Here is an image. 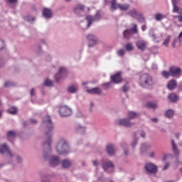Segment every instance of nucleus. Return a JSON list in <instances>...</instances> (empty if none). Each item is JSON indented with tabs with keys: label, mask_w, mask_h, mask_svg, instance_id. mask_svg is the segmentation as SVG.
<instances>
[{
	"label": "nucleus",
	"mask_w": 182,
	"mask_h": 182,
	"mask_svg": "<svg viewBox=\"0 0 182 182\" xmlns=\"http://www.w3.org/2000/svg\"><path fill=\"white\" fill-rule=\"evenodd\" d=\"M43 126L46 127L48 132L46 133L47 139L43 144L44 149H47V151H44L43 157L45 160H48L50 166L51 167H56V166H59L62 163L60 158L59 156L56 155H49L52 153V148L50 147L52 144V129H53V124L52 123V120L50 119V117L46 116L43 119Z\"/></svg>",
	"instance_id": "obj_1"
},
{
	"label": "nucleus",
	"mask_w": 182,
	"mask_h": 182,
	"mask_svg": "<svg viewBox=\"0 0 182 182\" xmlns=\"http://www.w3.org/2000/svg\"><path fill=\"white\" fill-rule=\"evenodd\" d=\"M0 153L1 154H6L9 164H16V162L21 164L23 161L22 156L12 154L11 150H9V147L6 146V144L0 145Z\"/></svg>",
	"instance_id": "obj_2"
},
{
	"label": "nucleus",
	"mask_w": 182,
	"mask_h": 182,
	"mask_svg": "<svg viewBox=\"0 0 182 182\" xmlns=\"http://www.w3.org/2000/svg\"><path fill=\"white\" fill-rule=\"evenodd\" d=\"M55 150L58 154H60L61 156L69 154L70 153V146H69L68 139L65 137L60 138L57 143Z\"/></svg>",
	"instance_id": "obj_3"
},
{
	"label": "nucleus",
	"mask_w": 182,
	"mask_h": 182,
	"mask_svg": "<svg viewBox=\"0 0 182 182\" xmlns=\"http://www.w3.org/2000/svg\"><path fill=\"white\" fill-rule=\"evenodd\" d=\"M139 85L142 86V87L153 86V85H154V80L149 74H143L140 77Z\"/></svg>",
	"instance_id": "obj_4"
},
{
	"label": "nucleus",
	"mask_w": 182,
	"mask_h": 182,
	"mask_svg": "<svg viewBox=\"0 0 182 182\" xmlns=\"http://www.w3.org/2000/svg\"><path fill=\"white\" fill-rule=\"evenodd\" d=\"M127 15L131 16V18L136 19V21H139L141 23H144L146 22V18H144V16H143L141 13L139 12L136 9H132L129 10L127 13Z\"/></svg>",
	"instance_id": "obj_5"
},
{
	"label": "nucleus",
	"mask_w": 182,
	"mask_h": 182,
	"mask_svg": "<svg viewBox=\"0 0 182 182\" xmlns=\"http://www.w3.org/2000/svg\"><path fill=\"white\" fill-rule=\"evenodd\" d=\"M66 76H68V69L65 67H60L58 73L55 75V79L57 82H59Z\"/></svg>",
	"instance_id": "obj_6"
},
{
	"label": "nucleus",
	"mask_w": 182,
	"mask_h": 182,
	"mask_svg": "<svg viewBox=\"0 0 182 182\" xmlns=\"http://www.w3.org/2000/svg\"><path fill=\"white\" fill-rule=\"evenodd\" d=\"M169 70L172 77L178 79L181 77L182 69L180 67L173 65L169 68Z\"/></svg>",
	"instance_id": "obj_7"
},
{
	"label": "nucleus",
	"mask_w": 182,
	"mask_h": 182,
	"mask_svg": "<svg viewBox=\"0 0 182 182\" xmlns=\"http://www.w3.org/2000/svg\"><path fill=\"white\" fill-rule=\"evenodd\" d=\"M60 114L62 117H68L72 114V109L66 105H63L60 107Z\"/></svg>",
	"instance_id": "obj_8"
},
{
	"label": "nucleus",
	"mask_w": 182,
	"mask_h": 182,
	"mask_svg": "<svg viewBox=\"0 0 182 182\" xmlns=\"http://www.w3.org/2000/svg\"><path fill=\"white\" fill-rule=\"evenodd\" d=\"M102 18V16L100 15V13L99 11L97 12L95 14V17L92 16H86V20L88 22L87 26H90L93 22H97V21H100Z\"/></svg>",
	"instance_id": "obj_9"
},
{
	"label": "nucleus",
	"mask_w": 182,
	"mask_h": 182,
	"mask_svg": "<svg viewBox=\"0 0 182 182\" xmlns=\"http://www.w3.org/2000/svg\"><path fill=\"white\" fill-rule=\"evenodd\" d=\"M139 31L137 30V24H134V28L132 29H127L124 31L123 35L124 38L126 39H129L132 36V35H134V33H137Z\"/></svg>",
	"instance_id": "obj_10"
},
{
	"label": "nucleus",
	"mask_w": 182,
	"mask_h": 182,
	"mask_svg": "<svg viewBox=\"0 0 182 182\" xmlns=\"http://www.w3.org/2000/svg\"><path fill=\"white\" fill-rule=\"evenodd\" d=\"M102 168L107 173H113L114 171V165L111 161H105L102 164Z\"/></svg>",
	"instance_id": "obj_11"
},
{
	"label": "nucleus",
	"mask_w": 182,
	"mask_h": 182,
	"mask_svg": "<svg viewBox=\"0 0 182 182\" xmlns=\"http://www.w3.org/2000/svg\"><path fill=\"white\" fill-rule=\"evenodd\" d=\"M145 170L150 174H156V172L157 171V166L152 163H148L145 165Z\"/></svg>",
	"instance_id": "obj_12"
},
{
	"label": "nucleus",
	"mask_w": 182,
	"mask_h": 182,
	"mask_svg": "<svg viewBox=\"0 0 182 182\" xmlns=\"http://www.w3.org/2000/svg\"><path fill=\"white\" fill-rule=\"evenodd\" d=\"M116 123L118 126H124V127H132V126H133V123L130 122L127 119H118Z\"/></svg>",
	"instance_id": "obj_13"
},
{
	"label": "nucleus",
	"mask_w": 182,
	"mask_h": 182,
	"mask_svg": "<svg viewBox=\"0 0 182 182\" xmlns=\"http://www.w3.org/2000/svg\"><path fill=\"white\" fill-rule=\"evenodd\" d=\"M87 40L89 41V46L90 48H92V46H95V45H97L98 42L97 37L93 34H90L87 36Z\"/></svg>",
	"instance_id": "obj_14"
},
{
	"label": "nucleus",
	"mask_w": 182,
	"mask_h": 182,
	"mask_svg": "<svg viewBox=\"0 0 182 182\" xmlns=\"http://www.w3.org/2000/svg\"><path fill=\"white\" fill-rule=\"evenodd\" d=\"M86 92H87V93H89L90 95H97L98 96L103 95V91H102V89H100V87L87 89Z\"/></svg>",
	"instance_id": "obj_15"
},
{
	"label": "nucleus",
	"mask_w": 182,
	"mask_h": 182,
	"mask_svg": "<svg viewBox=\"0 0 182 182\" xmlns=\"http://www.w3.org/2000/svg\"><path fill=\"white\" fill-rule=\"evenodd\" d=\"M75 131L79 134H86V127L82 126L81 124H77L75 127Z\"/></svg>",
	"instance_id": "obj_16"
},
{
	"label": "nucleus",
	"mask_w": 182,
	"mask_h": 182,
	"mask_svg": "<svg viewBox=\"0 0 182 182\" xmlns=\"http://www.w3.org/2000/svg\"><path fill=\"white\" fill-rule=\"evenodd\" d=\"M107 153L109 156H114L116 151L114 150V145L113 144H109L106 147Z\"/></svg>",
	"instance_id": "obj_17"
},
{
	"label": "nucleus",
	"mask_w": 182,
	"mask_h": 182,
	"mask_svg": "<svg viewBox=\"0 0 182 182\" xmlns=\"http://www.w3.org/2000/svg\"><path fill=\"white\" fill-rule=\"evenodd\" d=\"M85 11V6L83 4H77V6L73 9L74 14L79 15L80 12H83Z\"/></svg>",
	"instance_id": "obj_18"
},
{
	"label": "nucleus",
	"mask_w": 182,
	"mask_h": 182,
	"mask_svg": "<svg viewBox=\"0 0 182 182\" xmlns=\"http://www.w3.org/2000/svg\"><path fill=\"white\" fill-rule=\"evenodd\" d=\"M150 149H151V144L146 143L142 144L140 149L141 154H144V153H146V151H147L148 150H150Z\"/></svg>",
	"instance_id": "obj_19"
},
{
	"label": "nucleus",
	"mask_w": 182,
	"mask_h": 182,
	"mask_svg": "<svg viewBox=\"0 0 182 182\" xmlns=\"http://www.w3.org/2000/svg\"><path fill=\"white\" fill-rule=\"evenodd\" d=\"M112 81L114 83H120L122 82V77L120 76V73L115 74L111 77Z\"/></svg>",
	"instance_id": "obj_20"
},
{
	"label": "nucleus",
	"mask_w": 182,
	"mask_h": 182,
	"mask_svg": "<svg viewBox=\"0 0 182 182\" xmlns=\"http://www.w3.org/2000/svg\"><path fill=\"white\" fill-rule=\"evenodd\" d=\"M146 41L139 40L136 42V46L140 50H144L146 49Z\"/></svg>",
	"instance_id": "obj_21"
},
{
	"label": "nucleus",
	"mask_w": 182,
	"mask_h": 182,
	"mask_svg": "<svg viewBox=\"0 0 182 182\" xmlns=\"http://www.w3.org/2000/svg\"><path fill=\"white\" fill-rule=\"evenodd\" d=\"M177 86V81L171 80L168 82L167 87L169 90H173Z\"/></svg>",
	"instance_id": "obj_22"
},
{
	"label": "nucleus",
	"mask_w": 182,
	"mask_h": 182,
	"mask_svg": "<svg viewBox=\"0 0 182 182\" xmlns=\"http://www.w3.org/2000/svg\"><path fill=\"white\" fill-rule=\"evenodd\" d=\"M43 15L44 18H46V19H49V18H52V11L49 9H44L43 11Z\"/></svg>",
	"instance_id": "obj_23"
},
{
	"label": "nucleus",
	"mask_w": 182,
	"mask_h": 182,
	"mask_svg": "<svg viewBox=\"0 0 182 182\" xmlns=\"http://www.w3.org/2000/svg\"><path fill=\"white\" fill-rule=\"evenodd\" d=\"M171 144H172L173 154H175V156H178V154H180V151L177 148V145L176 144V142H174V140L171 141Z\"/></svg>",
	"instance_id": "obj_24"
},
{
	"label": "nucleus",
	"mask_w": 182,
	"mask_h": 182,
	"mask_svg": "<svg viewBox=\"0 0 182 182\" xmlns=\"http://www.w3.org/2000/svg\"><path fill=\"white\" fill-rule=\"evenodd\" d=\"M15 137H16V133L14 131H10L7 133V138L11 143L13 141L11 139H14Z\"/></svg>",
	"instance_id": "obj_25"
},
{
	"label": "nucleus",
	"mask_w": 182,
	"mask_h": 182,
	"mask_svg": "<svg viewBox=\"0 0 182 182\" xmlns=\"http://www.w3.org/2000/svg\"><path fill=\"white\" fill-rule=\"evenodd\" d=\"M72 166V162L69 159H64L62 162V166L64 168H69V167Z\"/></svg>",
	"instance_id": "obj_26"
},
{
	"label": "nucleus",
	"mask_w": 182,
	"mask_h": 182,
	"mask_svg": "<svg viewBox=\"0 0 182 182\" xmlns=\"http://www.w3.org/2000/svg\"><path fill=\"white\" fill-rule=\"evenodd\" d=\"M168 99H170V100L173 103H176V102L178 100V95L176 93H171L168 95Z\"/></svg>",
	"instance_id": "obj_27"
},
{
	"label": "nucleus",
	"mask_w": 182,
	"mask_h": 182,
	"mask_svg": "<svg viewBox=\"0 0 182 182\" xmlns=\"http://www.w3.org/2000/svg\"><path fill=\"white\" fill-rule=\"evenodd\" d=\"M149 36L151 37V38L153 41H156V39H159V37L156 33H154V30L153 28H151L149 32Z\"/></svg>",
	"instance_id": "obj_28"
},
{
	"label": "nucleus",
	"mask_w": 182,
	"mask_h": 182,
	"mask_svg": "<svg viewBox=\"0 0 182 182\" xmlns=\"http://www.w3.org/2000/svg\"><path fill=\"white\" fill-rule=\"evenodd\" d=\"M139 114L134 112V111H129L128 112V119L130 120V119H136V117H138Z\"/></svg>",
	"instance_id": "obj_29"
},
{
	"label": "nucleus",
	"mask_w": 182,
	"mask_h": 182,
	"mask_svg": "<svg viewBox=\"0 0 182 182\" xmlns=\"http://www.w3.org/2000/svg\"><path fill=\"white\" fill-rule=\"evenodd\" d=\"M172 12L173 14H178L179 15H181V9L178 6L173 4Z\"/></svg>",
	"instance_id": "obj_30"
},
{
	"label": "nucleus",
	"mask_w": 182,
	"mask_h": 182,
	"mask_svg": "<svg viewBox=\"0 0 182 182\" xmlns=\"http://www.w3.org/2000/svg\"><path fill=\"white\" fill-rule=\"evenodd\" d=\"M146 107H148V109H157V107H159V105H157V103L155 102H148L146 105Z\"/></svg>",
	"instance_id": "obj_31"
},
{
	"label": "nucleus",
	"mask_w": 182,
	"mask_h": 182,
	"mask_svg": "<svg viewBox=\"0 0 182 182\" xmlns=\"http://www.w3.org/2000/svg\"><path fill=\"white\" fill-rule=\"evenodd\" d=\"M170 41H171V36H167L166 38L164 41L162 45L166 48H168V43H170Z\"/></svg>",
	"instance_id": "obj_32"
},
{
	"label": "nucleus",
	"mask_w": 182,
	"mask_h": 182,
	"mask_svg": "<svg viewBox=\"0 0 182 182\" xmlns=\"http://www.w3.org/2000/svg\"><path fill=\"white\" fill-rule=\"evenodd\" d=\"M164 18H166V16L163 15L161 13H158L155 14L156 21H163Z\"/></svg>",
	"instance_id": "obj_33"
},
{
	"label": "nucleus",
	"mask_w": 182,
	"mask_h": 182,
	"mask_svg": "<svg viewBox=\"0 0 182 182\" xmlns=\"http://www.w3.org/2000/svg\"><path fill=\"white\" fill-rule=\"evenodd\" d=\"M119 9H121L122 11H127V9H129V8H130V6L129 4H118Z\"/></svg>",
	"instance_id": "obj_34"
},
{
	"label": "nucleus",
	"mask_w": 182,
	"mask_h": 182,
	"mask_svg": "<svg viewBox=\"0 0 182 182\" xmlns=\"http://www.w3.org/2000/svg\"><path fill=\"white\" fill-rule=\"evenodd\" d=\"M166 116L168 119H171V117H173V116H174V111L172 109L167 110L166 112Z\"/></svg>",
	"instance_id": "obj_35"
},
{
	"label": "nucleus",
	"mask_w": 182,
	"mask_h": 182,
	"mask_svg": "<svg viewBox=\"0 0 182 182\" xmlns=\"http://www.w3.org/2000/svg\"><path fill=\"white\" fill-rule=\"evenodd\" d=\"M25 21H27V22H30V23H33L35 22V17L32 16H27L24 17Z\"/></svg>",
	"instance_id": "obj_36"
},
{
	"label": "nucleus",
	"mask_w": 182,
	"mask_h": 182,
	"mask_svg": "<svg viewBox=\"0 0 182 182\" xmlns=\"http://www.w3.org/2000/svg\"><path fill=\"white\" fill-rule=\"evenodd\" d=\"M162 76H164L165 77V79H168V77H170V76H171V72L169 71H163L161 73Z\"/></svg>",
	"instance_id": "obj_37"
},
{
	"label": "nucleus",
	"mask_w": 182,
	"mask_h": 182,
	"mask_svg": "<svg viewBox=\"0 0 182 182\" xmlns=\"http://www.w3.org/2000/svg\"><path fill=\"white\" fill-rule=\"evenodd\" d=\"M68 92L70 93H76L77 88L75 86L71 85L68 87Z\"/></svg>",
	"instance_id": "obj_38"
},
{
	"label": "nucleus",
	"mask_w": 182,
	"mask_h": 182,
	"mask_svg": "<svg viewBox=\"0 0 182 182\" xmlns=\"http://www.w3.org/2000/svg\"><path fill=\"white\" fill-rule=\"evenodd\" d=\"M44 86H47V87L53 86V81L49 79H46V81L44 82Z\"/></svg>",
	"instance_id": "obj_39"
},
{
	"label": "nucleus",
	"mask_w": 182,
	"mask_h": 182,
	"mask_svg": "<svg viewBox=\"0 0 182 182\" xmlns=\"http://www.w3.org/2000/svg\"><path fill=\"white\" fill-rule=\"evenodd\" d=\"M8 113L10 114H16V107H11L7 110Z\"/></svg>",
	"instance_id": "obj_40"
},
{
	"label": "nucleus",
	"mask_w": 182,
	"mask_h": 182,
	"mask_svg": "<svg viewBox=\"0 0 182 182\" xmlns=\"http://www.w3.org/2000/svg\"><path fill=\"white\" fill-rule=\"evenodd\" d=\"M111 8L112 9H117V4H116V0L111 1Z\"/></svg>",
	"instance_id": "obj_41"
},
{
	"label": "nucleus",
	"mask_w": 182,
	"mask_h": 182,
	"mask_svg": "<svg viewBox=\"0 0 182 182\" xmlns=\"http://www.w3.org/2000/svg\"><path fill=\"white\" fill-rule=\"evenodd\" d=\"M139 141V139L137 138H135L133 141L132 142V149H134V147H136V146H137V143Z\"/></svg>",
	"instance_id": "obj_42"
},
{
	"label": "nucleus",
	"mask_w": 182,
	"mask_h": 182,
	"mask_svg": "<svg viewBox=\"0 0 182 182\" xmlns=\"http://www.w3.org/2000/svg\"><path fill=\"white\" fill-rule=\"evenodd\" d=\"M124 53H126V50L124 49H121L117 51L118 56H124Z\"/></svg>",
	"instance_id": "obj_43"
},
{
	"label": "nucleus",
	"mask_w": 182,
	"mask_h": 182,
	"mask_svg": "<svg viewBox=\"0 0 182 182\" xmlns=\"http://www.w3.org/2000/svg\"><path fill=\"white\" fill-rule=\"evenodd\" d=\"M176 45L178 46V36L177 38H175L172 43L173 48H176Z\"/></svg>",
	"instance_id": "obj_44"
},
{
	"label": "nucleus",
	"mask_w": 182,
	"mask_h": 182,
	"mask_svg": "<svg viewBox=\"0 0 182 182\" xmlns=\"http://www.w3.org/2000/svg\"><path fill=\"white\" fill-rule=\"evenodd\" d=\"M125 48L127 50H133V46L131 43H127Z\"/></svg>",
	"instance_id": "obj_45"
},
{
	"label": "nucleus",
	"mask_w": 182,
	"mask_h": 182,
	"mask_svg": "<svg viewBox=\"0 0 182 182\" xmlns=\"http://www.w3.org/2000/svg\"><path fill=\"white\" fill-rule=\"evenodd\" d=\"M120 146L124 149V150H126V149L129 148V146L127 145V144L126 142H122L120 144Z\"/></svg>",
	"instance_id": "obj_46"
},
{
	"label": "nucleus",
	"mask_w": 182,
	"mask_h": 182,
	"mask_svg": "<svg viewBox=\"0 0 182 182\" xmlns=\"http://www.w3.org/2000/svg\"><path fill=\"white\" fill-rule=\"evenodd\" d=\"M112 85H113V82H107V83L104 84V87H105V89H109V87H110L112 86Z\"/></svg>",
	"instance_id": "obj_47"
},
{
	"label": "nucleus",
	"mask_w": 182,
	"mask_h": 182,
	"mask_svg": "<svg viewBox=\"0 0 182 182\" xmlns=\"http://www.w3.org/2000/svg\"><path fill=\"white\" fill-rule=\"evenodd\" d=\"M169 157H171V155L170 154H164L162 159L163 161H166V160H167V159H169Z\"/></svg>",
	"instance_id": "obj_48"
},
{
	"label": "nucleus",
	"mask_w": 182,
	"mask_h": 182,
	"mask_svg": "<svg viewBox=\"0 0 182 182\" xmlns=\"http://www.w3.org/2000/svg\"><path fill=\"white\" fill-rule=\"evenodd\" d=\"M31 96L32 99L36 96V91H35L34 88L31 89Z\"/></svg>",
	"instance_id": "obj_49"
},
{
	"label": "nucleus",
	"mask_w": 182,
	"mask_h": 182,
	"mask_svg": "<svg viewBox=\"0 0 182 182\" xmlns=\"http://www.w3.org/2000/svg\"><path fill=\"white\" fill-rule=\"evenodd\" d=\"M129 86L127 85H124L122 87V91L126 93V92H129Z\"/></svg>",
	"instance_id": "obj_50"
},
{
	"label": "nucleus",
	"mask_w": 182,
	"mask_h": 182,
	"mask_svg": "<svg viewBox=\"0 0 182 182\" xmlns=\"http://www.w3.org/2000/svg\"><path fill=\"white\" fill-rule=\"evenodd\" d=\"M12 85H13V84L11 81H7L4 84L5 87H11V86H12Z\"/></svg>",
	"instance_id": "obj_51"
},
{
	"label": "nucleus",
	"mask_w": 182,
	"mask_h": 182,
	"mask_svg": "<svg viewBox=\"0 0 182 182\" xmlns=\"http://www.w3.org/2000/svg\"><path fill=\"white\" fill-rule=\"evenodd\" d=\"M27 123H31V124H36V123H38V121L36 119H29Z\"/></svg>",
	"instance_id": "obj_52"
},
{
	"label": "nucleus",
	"mask_w": 182,
	"mask_h": 182,
	"mask_svg": "<svg viewBox=\"0 0 182 182\" xmlns=\"http://www.w3.org/2000/svg\"><path fill=\"white\" fill-rule=\"evenodd\" d=\"M181 38H182V31L178 36V46H181Z\"/></svg>",
	"instance_id": "obj_53"
},
{
	"label": "nucleus",
	"mask_w": 182,
	"mask_h": 182,
	"mask_svg": "<svg viewBox=\"0 0 182 182\" xmlns=\"http://www.w3.org/2000/svg\"><path fill=\"white\" fill-rule=\"evenodd\" d=\"M168 167H170V164L166 163V164H165V166H164L163 170H164V171H165V170H168Z\"/></svg>",
	"instance_id": "obj_54"
},
{
	"label": "nucleus",
	"mask_w": 182,
	"mask_h": 182,
	"mask_svg": "<svg viewBox=\"0 0 182 182\" xmlns=\"http://www.w3.org/2000/svg\"><path fill=\"white\" fill-rule=\"evenodd\" d=\"M100 176H102V173H97V177L98 180H100V181H104L103 179H102V178H100Z\"/></svg>",
	"instance_id": "obj_55"
},
{
	"label": "nucleus",
	"mask_w": 182,
	"mask_h": 182,
	"mask_svg": "<svg viewBox=\"0 0 182 182\" xmlns=\"http://www.w3.org/2000/svg\"><path fill=\"white\" fill-rule=\"evenodd\" d=\"M92 163L93 166H95V167H97V166H99V161H97V160L93 161Z\"/></svg>",
	"instance_id": "obj_56"
},
{
	"label": "nucleus",
	"mask_w": 182,
	"mask_h": 182,
	"mask_svg": "<svg viewBox=\"0 0 182 182\" xmlns=\"http://www.w3.org/2000/svg\"><path fill=\"white\" fill-rule=\"evenodd\" d=\"M172 6L177 5L178 4V0H171Z\"/></svg>",
	"instance_id": "obj_57"
},
{
	"label": "nucleus",
	"mask_w": 182,
	"mask_h": 182,
	"mask_svg": "<svg viewBox=\"0 0 182 182\" xmlns=\"http://www.w3.org/2000/svg\"><path fill=\"white\" fill-rule=\"evenodd\" d=\"M151 68L153 70H157V69L159 68L156 64H153Z\"/></svg>",
	"instance_id": "obj_58"
},
{
	"label": "nucleus",
	"mask_w": 182,
	"mask_h": 182,
	"mask_svg": "<svg viewBox=\"0 0 182 182\" xmlns=\"http://www.w3.org/2000/svg\"><path fill=\"white\" fill-rule=\"evenodd\" d=\"M8 4H16L18 0H6Z\"/></svg>",
	"instance_id": "obj_59"
},
{
	"label": "nucleus",
	"mask_w": 182,
	"mask_h": 182,
	"mask_svg": "<svg viewBox=\"0 0 182 182\" xmlns=\"http://www.w3.org/2000/svg\"><path fill=\"white\" fill-rule=\"evenodd\" d=\"M146 30H147V26L144 25V26H141V31L143 32H144V31H146Z\"/></svg>",
	"instance_id": "obj_60"
},
{
	"label": "nucleus",
	"mask_w": 182,
	"mask_h": 182,
	"mask_svg": "<svg viewBox=\"0 0 182 182\" xmlns=\"http://www.w3.org/2000/svg\"><path fill=\"white\" fill-rule=\"evenodd\" d=\"M151 120L154 123H157V122H159V119H157V118H152V119H151Z\"/></svg>",
	"instance_id": "obj_61"
},
{
	"label": "nucleus",
	"mask_w": 182,
	"mask_h": 182,
	"mask_svg": "<svg viewBox=\"0 0 182 182\" xmlns=\"http://www.w3.org/2000/svg\"><path fill=\"white\" fill-rule=\"evenodd\" d=\"M94 106H95V104H93V102H91L90 103V112H92L93 110V107Z\"/></svg>",
	"instance_id": "obj_62"
},
{
	"label": "nucleus",
	"mask_w": 182,
	"mask_h": 182,
	"mask_svg": "<svg viewBox=\"0 0 182 182\" xmlns=\"http://www.w3.org/2000/svg\"><path fill=\"white\" fill-rule=\"evenodd\" d=\"M154 156H156V152H151V153L150 154V157H151V159H153V157H154Z\"/></svg>",
	"instance_id": "obj_63"
},
{
	"label": "nucleus",
	"mask_w": 182,
	"mask_h": 182,
	"mask_svg": "<svg viewBox=\"0 0 182 182\" xmlns=\"http://www.w3.org/2000/svg\"><path fill=\"white\" fill-rule=\"evenodd\" d=\"M124 151L125 156H129V151L127 150V149H124Z\"/></svg>",
	"instance_id": "obj_64"
}]
</instances>
